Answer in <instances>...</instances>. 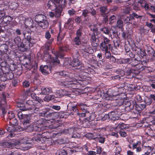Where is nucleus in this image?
Returning a JSON list of instances; mask_svg holds the SVG:
<instances>
[{
    "label": "nucleus",
    "instance_id": "1",
    "mask_svg": "<svg viewBox=\"0 0 155 155\" xmlns=\"http://www.w3.org/2000/svg\"><path fill=\"white\" fill-rule=\"evenodd\" d=\"M70 49L68 45H64L61 47H60L59 49V52H58L56 54V57L55 58H52L51 55L48 54L47 57L48 58L47 60L48 62L52 63L53 64H59V60L58 59V58H62L64 56L63 51L68 52Z\"/></svg>",
    "mask_w": 155,
    "mask_h": 155
},
{
    "label": "nucleus",
    "instance_id": "2",
    "mask_svg": "<svg viewBox=\"0 0 155 155\" xmlns=\"http://www.w3.org/2000/svg\"><path fill=\"white\" fill-rule=\"evenodd\" d=\"M114 42L113 44H110V40L107 38V69H111L113 68L112 64L116 61V58L113 55L111 56L110 51L108 50H110L112 52L114 53L113 48L116 49V47L113 46Z\"/></svg>",
    "mask_w": 155,
    "mask_h": 155
},
{
    "label": "nucleus",
    "instance_id": "3",
    "mask_svg": "<svg viewBox=\"0 0 155 155\" xmlns=\"http://www.w3.org/2000/svg\"><path fill=\"white\" fill-rule=\"evenodd\" d=\"M50 110V109H45L41 112L40 113L39 115L41 116L47 118H50L52 115L57 118L59 117L61 118L64 117V116L61 115V112H55L50 113L49 112Z\"/></svg>",
    "mask_w": 155,
    "mask_h": 155
},
{
    "label": "nucleus",
    "instance_id": "4",
    "mask_svg": "<svg viewBox=\"0 0 155 155\" xmlns=\"http://www.w3.org/2000/svg\"><path fill=\"white\" fill-rule=\"evenodd\" d=\"M17 106L20 110L22 111L33 110L34 108V103L31 100L27 101L25 104L18 103Z\"/></svg>",
    "mask_w": 155,
    "mask_h": 155
},
{
    "label": "nucleus",
    "instance_id": "5",
    "mask_svg": "<svg viewBox=\"0 0 155 155\" xmlns=\"http://www.w3.org/2000/svg\"><path fill=\"white\" fill-rule=\"evenodd\" d=\"M119 94H116L115 95H109L108 94V91H107V101H108L115 100V103L116 104H115V106H120L124 103L125 100L123 98H119ZM108 102H107V103Z\"/></svg>",
    "mask_w": 155,
    "mask_h": 155
},
{
    "label": "nucleus",
    "instance_id": "6",
    "mask_svg": "<svg viewBox=\"0 0 155 155\" xmlns=\"http://www.w3.org/2000/svg\"><path fill=\"white\" fill-rule=\"evenodd\" d=\"M126 125L122 123H120L116 127H111L110 128V131H113L115 129H118L119 132L120 136L125 137L127 136V134L125 132Z\"/></svg>",
    "mask_w": 155,
    "mask_h": 155
},
{
    "label": "nucleus",
    "instance_id": "7",
    "mask_svg": "<svg viewBox=\"0 0 155 155\" xmlns=\"http://www.w3.org/2000/svg\"><path fill=\"white\" fill-rule=\"evenodd\" d=\"M77 81L76 79L74 78H69L68 81L61 82L60 85L61 86L68 87L73 86L74 85L77 84Z\"/></svg>",
    "mask_w": 155,
    "mask_h": 155
},
{
    "label": "nucleus",
    "instance_id": "8",
    "mask_svg": "<svg viewBox=\"0 0 155 155\" xmlns=\"http://www.w3.org/2000/svg\"><path fill=\"white\" fill-rule=\"evenodd\" d=\"M46 121L45 120L41 119L35 122L34 124V130L38 131L43 130L44 128L43 127V125L45 124V123Z\"/></svg>",
    "mask_w": 155,
    "mask_h": 155
},
{
    "label": "nucleus",
    "instance_id": "9",
    "mask_svg": "<svg viewBox=\"0 0 155 155\" xmlns=\"http://www.w3.org/2000/svg\"><path fill=\"white\" fill-rule=\"evenodd\" d=\"M8 108L7 106L6 97L3 95L1 97L0 100V109L1 112H2L3 114H5V109Z\"/></svg>",
    "mask_w": 155,
    "mask_h": 155
},
{
    "label": "nucleus",
    "instance_id": "10",
    "mask_svg": "<svg viewBox=\"0 0 155 155\" xmlns=\"http://www.w3.org/2000/svg\"><path fill=\"white\" fill-rule=\"evenodd\" d=\"M69 65H71L72 67H79L78 69L80 70L81 71L84 70V67L81 63L79 61L78 59L76 58H74L73 60L70 63H69Z\"/></svg>",
    "mask_w": 155,
    "mask_h": 155
},
{
    "label": "nucleus",
    "instance_id": "11",
    "mask_svg": "<svg viewBox=\"0 0 155 155\" xmlns=\"http://www.w3.org/2000/svg\"><path fill=\"white\" fill-rule=\"evenodd\" d=\"M146 107L145 104H142L140 103L137 104L135 105V110L137 114H135V117H133V118H135L137 117V114L140 112L142 110L144 109Z\"/></svg>",
    "mask_w": 155,
    "mask_h": 155
},
{
    "label": "nucleus",
    "instance_id": "12",
    "mask_svg": "<svg viewBox=\"0 0 155 155\" xmlns=\"http://www.w3.org/2000/svg\"><path fill=\"white\" fill-rule=\"evenodd\" d=\"M107 116L108 117L107 118V120H112L114 121L115 122L118 118L116 114V112L111 111L107 114Z\"/></svg>",
    "mask_w": 155,
    "mask_h": 155
},
{
    "label": "nucleus",
    "instance_id": "13",
    "mask_svg": "<svg viewBox=\"0 0 155 155\" xmlns=\"http://www.w3.org/2000/svg\"><path fill=\"white\" fill-rule=\"evenodd\" d=\"M146 64V62L145 61H141V64H140L139 65L140 66V67L138 68V69H141L142 68V70H143L145 71V72L146 73H149L151 72H152V69L150 67H148L147 66H143V65Z\"/></svg>",
    "mask_w": 155,
    "mask_h": 155
},
{
    "label": "nucleus",
    "instance_id": "14",
    "mask_svg": "<svg viewBox=\"0 0 155 155\" xmlns=\"http://www.w3.org/2000/svg\"><path fill=\"white\" fill-rule=\"evenodd\" d=\"M75 102H70L68 105V107L70 110H72L73 111L78 113V111L77 106V104H75Z\"/></svg>",
    "mask_w": 155,
    "mask_h": 155
},
{
    "label": "nucleus",
    "instance_id": "15",
    "mask_svg": "<svg viewBox=\"0 0 155 155\" xmlns=\"http://www.w3.org/2000/svg\"><path fill=\"white\" fill-rule=\"evenodd\" d=\"M41 95H48L52 93V90L51 87H44L41 89Z\"/></svg>",
    "mask_w": 155,
    "mask_h": 155
},
{
    "label": "nucleus",
    "instance_id": "16",
    "mask_svg": "<svg viewBox=\"0 0 155 155\" xmlns=\"http://www.w3.org/2000/svg\"><path fill=\"white\" fill-rule=\"evenodd\" d=\"M123 105L125 107L126 111H129L134 108V105L131 104L130 102L124 101Z\"/></svg>",
    "mask_w": 155,
    "mask_h": 155
},
{
    "label": "nucleus",
    "instance_id": "17",
    "mask_svg": "<svg viewBox=\"0 0 155 155\" xmlns=\"http://www.w3.org/2000/svg\"><path fill=\"white\" fill-rule=\"evenodd\" d=\"M141 63V61H139L136 58H130L129 60V64H130L132 66H135L139 65V67L140 66L139 65Z\"/></svg>",
    "mask_w": 155,
    "mask_h": 155
},
{
    "label": "nucleus",
    "instance_id": "18",
    "mask_svg": "<svg viewBox=\"0 0 155 155\" xmlns=\"http://www.w3.org/2000/svg\"><path fill=\"white\" fill-rule=\"evenodd\" d=\"M20 46L24 48L25 50L29 49L32 46V44L29 41H23L22 43L21 44Z\"/></svg>",
    "mask_w": 155,
    "mask_h": 155
},
{
    "label": "nucleus",
    "instance_id": "19",
    "mask_svg": "<svg viewBox=\"0 0 155 155\" xmlns=\"http://www.w3.org/2000/svg\"><path fill=\"white\" fill-rule=\"evenodd\" d=\"M40 70L43 74L46 75L49 73L50 69L47 65H41L40 67Z\"/></svg>",
    "mask_w": 155,
    "mask_h": 155
},
{
    "label": "nucleus",
    "instance_id": "20",
    "mask_svg": "<svg viewBox=\"0 0 155 155\" xmlns=\"http://www.w3.org/2000/svg\"><path fill=\"white\" fill-rule=\"evenodd\" d=\"M91 41L93 46L97 47L99 44L98 40L96 38L95 35L94 34L92 35L91 36Z\"/></svg>",
    "mask_w": 155,
    "mask_h": 155
},
{
    "label": "nucleus",
    "instance_id": "21",
    "mask_svg": "<svg viewBox=\"0 0 155 155\" xmlns=\"http://www.w3.org/2000/svg\"><path fill=\"white\" fill-rule=\"evenodd\" d=\"M65 90L61 89L57 91L55 93L56 97H61L66 94Z\"/></svg>",
    "mask_w": 155,
    "mask_h": 155
},
{
    "label": "nucleus",
    "instance_id": "22",
    "mask_svg": "<svg viewBox=\"0 0 155 155\" xmlns=\"http://www.w3.org/2000/svg\"><path fill=\"white\" fill-rule=\"evenodd\" d=\"M106 7H102L100 8L101 14L104 17V21L105 23L107 22V15L106 13Z\"/></svg>",
    "mask_w": 155,
    "mask_h": 155
},
{
    "label": "nucleus",
    "instance_id": "23",
    "mask_svg": "<svg viewBox=\"0 0 155 155\" xmlns=\"http://www.w3.org/2000/svg\"><path fill=\"white\" fill-rule=\"evenodd\" d=\"M5 128L7 131L9 132H14L17 130L15 126L13 125H8L5 127Z\"/></svg>",
    "mask_w": 155,
    "mask_h": 155
},
{
    "label": "nucleus",
    "instance_id": "24",
    "mask_svg": "<svg viewBox=\"0 0 155 155\" xmlns=\"http://www.w3.org/2000/svg\"><path fill=\"white\" fill-rule=\"evenodd\" d=\"M62 8L60 7H56L54 10V13L55 15V17L58 18L60 17L61 15L62 11Z\"/></svg>",
    "mask_w": 155,
    "mask_h": 155
},
{
    "label": "nucleus",
    "instance_id": "25",
    "mask_svg": "<svg viewBox=\"0 0 155 155\" xmlns=\"http://www.w3.org/2000/svg\"><path fill=\"white\" fill-rule=\"evenodd\" d=\"M134 70L133 69H129L127 70L125 72V74L127 76H130V78H131L134 77Z\"/></svg>",
    "mask_w": 155,
    "mask_h": 155
},
{
    "label": "nucleus",
    "instance_id": "26",
    "mask_svg": "<svg viewBox=\"0 0 155 155\" xmlns=\"http://www.w3.org/2000/svg\"><path fill=\"white\" fill-rule=\"evenodd\" d=\"M107 39L106 38H105L104 39V41L102 42L101 44V48L103 51H104L105 53H107V45L106 42Z\"/></svg>",
    "mask_w": 155,
    "mask_h": 155
},
{
    "label": "nucleus",
    "instance_id": "27",
    "mask_svg": "<svg viewBox=\"0 0 155 155\" xmlns=\"http://www.w3.org/2000/svg\"><path fill=\"white\" fill-rule=\"evenodd\" d=\"M12 19V18L10 16L6 15L3 18L2 21L4 23L8 24H9Z\"/></svg>",
    "mask_w": 155,
    "mask_h": 155
},
{
    "label": "nucleus",
    "instance_id": "28",
    "mask_svg": "<svg viewBox=\"0 0 155 155\" xmlns=\"http://www.w3.org/2000/svg\"><path fill=\"white\" fill-rule=\"evenodd\" d=\"M24 126V129L27 132H31L34 130V126L33 127L32 125H31L30 123H29V125H25Z\"/></svg>",
    "mask_w": 155,
    "mask_h": 155
},
{
    "label": "nucleus",
    "instance_id": "29",
    "mask_svg": "<svg viewBox=\"0 0 155 155\" xmlns=\"http://www.w3.org/2000/svg\"><path fill=\"white\" fill-rule=\"evenodd\" d=\"M45 16L42 14H40L37 15L35 17V21L38 23L42 19H43V18H44Z\"/></svg>",
    "mask_w": 155,
    "mask_h": 155
},
{
    "label": "nucleus",
    "instance_id": "30",
    "mask_svg": "<svg viewBox=\"0 0 155 155\" xmlns=\"http://www.w3.org/2000/svg\"><path fill=\"white\" fill-rule=\"evenodd\" d=\"M9 147H12L15 146L17 144H20L19 140H13L8 143Z\"/></svg>",
    "mask_w": 155,
    "mask_h": 155
},
{
    "label": "nucleus",
    "instance_id": "31",
    "mask_svg": "<svg viewBox=\"0 0 155 155\" xmlns=\"http://www.w3.org/2000/svg\"><path fill=\"white\" fill-rule=\"evenodd\" d=\"M77 105L80 107L81 109L82 110L83 112H86V107H87L86 104H85L82 103H77Z\"/></svg>",
    "mask_w": 155,
    "mask_h": 155
},
{
    "label": "nucleus",
    "instance_id": "32",
    "mask_svg": "<svg viewBox=\"0 0 155 155\" xmlns=\"http://www.w3.org/2000/svg\"><path fill=\"white\" fill-rule=\"evenodd\" d=\"M25 118L24 119V121H22V123H23L24 126L25 125H28L29 123L30 120V117L29 115L27 114L26 116H25Z\"/></svg>",
    "mask_w": 155,
    "mask_h": 155
},
{
    "label": "nucleus",
    "instance_id": "33",
    "mask_svg": "<svg viewBox=\"0 0 155 155\" xmlns=\"http://www.w3.org/2000/svg\"><path fill=\"white\" fill-rule=\"evenodd\" d=\"M147 53L149 55L152 56L155 59V51L152 48L149 49L147 51Z\"/></svg>",
    "mask_w": 155,
    "mask_h": 155
},
{
    "label": "nucleus",
    "instance_id": "34",
    "mask_svg": "<svg viewBox=\"0 0 155 155\" xmlns=\"http://www.w3.org/2000/svg\"><path fill=\"white\" fill-rule=\"evenodd\" d=\"M38 24L40 27L43 29L47 28L48 26V21H44Z\"/></svg>",
    "mask_w": 155,
    "mask_h": 155
},
{
    "label": "nucleus",
    "instance_id": "35",
    "mask_svg": "<svg viewBox=\"0 0 155 155\" xmlns=\"http://www.w3.org/2000/svg\"><path fill=\"white\" fill-rule=\"evenodd\" d=\"M29 139L26 137H24L22 139H21L19 140L20 144L30 143V142H28L29 141Z\"/></svg>",
    "mask_w": 155,
    "mask_h": 155
},
{
    "label": "nucleus",
    "instance_id": "36",
    "mask_svg": "<svg viewBox=\"0 0 155 155\" xmlns=\"http://www.w3.org/2000/svg\"><path fill=\"white\" fill-rule=\"evenodd\" d=\"M18 116L20 120V121L22 122V121H24V119L25 117V116H26L27 114H23L21 112L19 111L18 113Z\"/></svg>",
    "mask_w": 155,
    "mask_h": 155
},
{
    "label": "nucleus",
    "instance_id": "37",
    "mask_svg": "<svg viewBox=\"0 0 155 155\" xmlns=\"http://www.w3.org/2000/svg\"><path fill=\"white\" fill-rule=\"evenodd\" d=\"M8 48V47L6 44H3L0 46V51L4 53L7 52Z\"/></svg>",
    "mask_w": 155,
    "mask_h": 155
},
{
    "label": "nucleus",
    "instance_id": "38",
    "mask_svg": "<svg viewBox=\"0 0 155 155\" xmlns=\"http://www.w3.org/2000/svg\"><path fill=\"white\" fill-rule=\"evenodd\" d=\"M42 139L41 135L39 134H38L36 136H35L32 138L33 140H35L38 142H40L41 140Z\"/></svg>",
    "mask_w": 155,
    "mask_h": 155
},
{
    "label": "nucleus",
    "instance_id": "39",
    "mask_svg": "<svg viewBox=\"0 0 155 155\" xmlns=\"http://www.w3.org/2000/svg\"><path fill=\"white\" fill-rule=\"evenodd\" d=\"M130 17L133 19H134L135 18H139L140 19H141L142 18V16L141 15H138L136 13L133 12L132 14L130 15Z\"/></svg>",
    "mask_w": 155,
    "mask_h": 155
},
{
    "label": "nucleus",
    "instance_id": "40",
    "mask_svg": "<svg viewBox=\"0 0 155 155\" xmlns=\"http://www.w3.org/2000/svg\"><path fill=\"white\" fill-rule=\"evenodd\" d=\"M137 48L139 50L140 53H137V54H138V55L140 57V58L141 57L143 58L144 56H146V54L145 52L144 51H142L141 49L139 48H138L137 47H135V49L134 50L135 51L137 50V49H136Z\"/></svg>",
    "mask_w": 155,
    "mask_h": 155
},
{
    "label": "nucleus",
    "instance_id": "41",
    "mask_svg": "<svg viewBox=\"0 0 155 155\" xmlns=\"http://www.w3.org/2000/svg\"><path fill=\"white\" fill-rule=\"evenodd\" d=\"M136 85H136L135 84H129V86L128 87V90L130 91H133L137 90L138 89Z\"/></svg>",
    "mask_w": 155,
    "mask_h": 155
},
{
    "label": "nucleus",
    "instance_id": "42",
    "mask_svg": "<svg viewBox=\"0 0 155 155\" xmlns=\"http://www.w3.org/2000/svg\"><path fill=\"white\" fill-rule=\"evenodd\" d=\"M9 123L13 125L16 126L18 124V122L17 120L15 117L10 120Z\"/></svg>",
    "mask_w": 155,
    "mask_h": 155
},
{
    "label": "nucleus",
    "instance_id": "43",
    "mask_svg": "<svg viewBox=\"0 0 155 155\" xmlns=\"http://www.w3.org/2000/svg\"><path fill=\"white\" fill-rule=\"evenodd\" d=\"M125 107L123 105V104L122 105L118 106L117 108L118 112H120L122 113V112L126 111Z\"/></svg>",
    "mask_w": 155,
    "mask_h": 155
},
{
    "label": "nucleus",
    "instance_id": "44",
    "mask_svg": "<svg viewBox=\"0 0 155 155\" xmlns=\"http://www.w3.org/2000/svg\"><path fill=\"white\" fill-rule=\"evenodd\" d=\"M87 45L85 44L81 45L80 46L79 50L81 51H83V52L87 51Z\"/></svg>",
    "mask_w": 155,
    "mask_h": 155
},
{
    "label": "nucleus",
    "instance_id": "45",
    "mask_svg": "<svg viewBox=\"0 0 155 155\" xmlns=\"http://www.w3.org/2000/svg\"><path fill=\"white\" fill-rule=\"evenodd\" d=\"M123 26V22L121 20H119L117 21V26L119 28L122 29V28Z\"/></svg>",
    "mask_w": 155,
    "mask_h": 155
},
{
    "label": "nucleus",
    "instance_id": "46",
    "mask_svg": "<svg viewBox=\"0 0 155 155\" xmlns=\"http://www.w3.org/2000/svg\"><path fill=\"white\" fill-rule=\"evenodd\" d=\"M8 119L9 120L14 117L15 116L14 113L11 111H9L8 112Z\"/></svg>",
    "mask_w": 155,
    "mask_h": 155
},
{
    "label": "nucleus",
    "instance_id": "47",
    "mask_svg": "<svg viewBox=\"0 0 155 155\" xmlns=\"http://www.w3.org/2000/svg\"><path fill=\"white\" fill-rule=\"evenodd\" d=\"M74 41L76 45H81V42L79 38L75 37L74 39Z\"/></svg>",
    "mask_w": 155,
    "mask_h": 155
},
{
    "label": "nucleus",
    "instance_id": "48",
    "mask_svg": "<svg viewBox=\"0 0 155 155\" xmlns=\"http://www.w3.org/2000/svg\"><path fill=\"white\" fill-rule=\"evenodd\" d=\"M97 25H95L94 27V28H93V26H91V30L93 31V33L92 35L94 34L95 33H96L97 34H98L99 33V32L98 31V29L97 27Z\"/></svg>",
    "mask_w": 155,
    "mask_h": 155
},
{
    "label": "nucleus",
    "instance_id": "49",
    "mask_svg": "<svg viewBox=\"0 0 155 155\" xmlns=\"http://www.w3.org/2000/svg\"><path fill=\"white\" fill-rule=\"evenodd\" d=\"M54 41V38H52L49 39H47V42L46 43L45 45L48 48L50 45L51 44L52 42Z\"/></svg>",
    "mask_w": 155,
    "mask_h": 155
},
{
    "label": "nucleus",
    "instance_id": "50",
    "mask_svg": "<svg viewBox=\"0 0 155 155\" xmlns=\"http://www.w3.org/2000/svg\"><path fill=\"white\" fill-rule=\"evenodd\" d=\"M24 35L25 37V39L23 40V41H29L31 42V40H32V38L31 36L30 35H26V34L24 33Z\"/></svg>",
    "mask_w": 155,
    "mask_h": 155
},
{
    "label": "nucleus",
    "instance_id": "51",
    "mask_svg": "<svg viewBox=\"0 0 155 155\" xmlns=\"http://www.w3.org/2000/svg\"><path fill=\"white\" fill-rule=\"evenodd\" d=\"M110 23L112 24L116 21V17L114 15H112L110 18Z\"/></svg>",
    "mask_w": 155,
    "mask_h": 155
},
{
    "label": "nucleus",
    "instance_id": "52",
    "mask_svg": "<svg viewBox=\"0 0 155 155\" xmlns=\"http://www.w3.org/2000/svg\"><path fill=\"white\" fill-rule=\"evenodd\" d=\"M6 77L8 79L11 80L14 78V74L12 72H10L7 74Z\"/></svg>",
    "mask_w": 155,
    "mask_h": 155
},
{
    "label": "nucleus",
    "instance_id": "53",
    "mask_svg": "<svg viewBox=\"0 0 155 155\" xmlns=\"http://www.w3.org/2000/svg\"><path fill=\"white\" fill-rule=\"evenodd\" d=\"M14 41L18 45H20L21 42V39L20 37L18 36L17 37L15 38Z\"/></svg>",
    "mask_w": 155,
    "mask_h": 155
},
{
    "label": "nucleus",
    "instance_id": "54",
    "mask_svg": "<svg viewBox=\"0 0 155 155\" xmlns=\"http://www.w3.org/2000/svg\"><path fill=\"white\" fill-rule=\"evenodd\" d=\"M66 3V0H59L58 3L59 4L61 7H63L65 6Z\"/></svg>",
    "mask_w": 155,
    "mask_h": 155
},
{
    "label": "nucleus",
    "instance_id": "55",
    "mask_svg": "<svg viewBox=\"0 0 155 155\" xmlns=\"http://www.w3.org/2000/svg\"><path fill=\"white\" fill-rule=\"evenodd\" d=\"M47 5L48 8L51 9L52 8L53 6H54L56 7V5H54V2L52 1H49Z\"/></svg>",
    "mask_w": 155,
    "mask_h": 155
},
{
    "label": "nucleus",
    "instance_id": "56",
    "mask_svg": "<svg viewBox=\"0 0 155 155\" xmlns=\"http://www.w3.org/2000/svg\"><path fill=\"white\" fill-rule=\"evenodd\" d=\"M82 34V30L80 29H78L76 31V36L75 37L80 38Z\"/></svg>",
    "mask_w": 155,
    "mask_h": 155
},
{
    "label": "nucleus",
    "instance_id": "57",
    "mask_svg": "<svg viewBox=\"0 0 155 155\" xmlns=\"http://www.w3.org/2000/svg\"><path fill=\"white\" fill-rule=\"evenodd\" d=\"M59 74L61 76L64 77H68L69 76L68 73L64 71H62L59 73Z\"/></svg>",
    "mask_w": 155,
    "mask_h": 155
},
{
    "label": "nucleus",
    "instance_id": "58",
    "mask_svg": "<svg viewBox=\"0 0 155 155\" xmlns=\"http://www.w3.org/2000/svg\"><path fill=\"white\" fill-rule=\"evenodd\" d=\"M141 144V142L140 141H138L136 143H134L133 144L132 148L133 149H136L137 146L140 145Z\"/></svg>",
    "mask_w": 155,
    "mask_h": 155
},
{
    "label": "nucleus",
    "instance_id": "59",
    "mask_svg": "<svg viewBox=\"0 0 155 155\" xmlns=\"http://www.w3.org/2000/svg\"><path fill=\"white\" fill-rule=\"evenodd\" d=\"M30 83L28 81H25L23 82V85L24 87H27L30 85Z\"/></svg>",
    "mask_w": 155,
    "mask_h": 155
},
{
    "label": "nucleus",
    "instance_id": "60",
    "mask_svg": "<svg viewBox=\"0 0 155 155\" xmlns=\"http://www.w3.org/2000/svg\"><path fill=\"white\" fill-rule=\"evenodd\" d=\"M129 58H122L121 60L122 63L123 64H129Z\"/></svg>",
    "mask_w": 155,
    "mask_h": 155
},
{
    "label": "nucleus",
    "instance_id": "61",
    "mask_svg": "<svg viewBox=\"0 0 155 155\" xmlns=\"http://www.w3.org/2000/svg\"><path fill=\"white\" fill-rule=\"evenodd\" d=\"M68 13L70 15L72 16L75 14L76 12L73 9H71L68 11Z\"/></svg>",
    "mask_w": 155,
    "mask_h": 155
},
{
    "label": "nucleus",
    "instance_id": "62",
    "mask_svg": "<svg viewBox=\"0 0 155 155\" xmlns=\"http://www.w3.org/2000/svg\"><path fill=\"white\" fill-rule=\"evenodd\" d=\"M51 108L57 110H59L61 109L60 106L58 105H53L51 107Z\"/></svg>",
    "mask_w": 155,
    "mask_h": 155
},
{
    "label": "nucleus",
    "instance_id": "63",
    "mask_svg": "<svg viewBox=\"0 0 155 155\" xmlns=\"http://www.w3.org/2000/svg\"><path fill=\"white\" fill-rule=\"evenodd\" d=\"M132 19L130 18L129 17H127L125 19V22H126L127 24H130L132 23Z\"/></svg>",
    "mask_w": 155,
    "mask_h": 155
},
{
    "label": "nucleus",
    "instance_id": "64",
    "mask_svg": "<svg viewBox=\"0 0 155 155\" xmlns=\"http://www.w3.org/2000/svg\"><path fill=\"white\" fill-rule=\"evenodd\" d=\"M74 129L73 128H71L68 129L66 130L68 133L70 134H73L74 132Z\"/></svg>",
    "mask_w": 155,
    "mask_h": 155
}]
</instances>
